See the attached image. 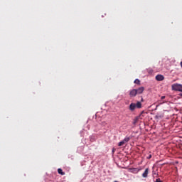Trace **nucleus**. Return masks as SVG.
Here are the masks:
<instances>
[{
    "mask_svg": "<svg viewBox=\"0 0 182 182\" xmlns=\"http://www.w3.org/2000/svg\"><path fill=\"white\" fill-rule=\"evenodd\" d=\"M136 109V104L134 103H131L129 105V110H131V112H134V110Z\"/></svg>",
    "mask_w": 182,
    "mask_h": 182,
    "instance_id": "5",
    "label": "nucleus"
},
{
    "mask_svg": "<svg viewBox=\"0 0 182 182\" xmlns=\"http://www.w3.org/2000/svg\"><path fill=\"white\" fill-rule=\"evenodd\" d=\"M172 90H176L177 92H182V85L178 84L172 85Z\"/></svg>",
    "mask_w": 182,
    "mask_h": 182,
    "instance_id": "1",
    "label": "nucleus"
},
{
    "mask_svg": "<svg viewBox=\"0 0 182 182\" xmlns=\"http://www.w3.org/2000/svg\"><path fill=\"white\" fill-rule=\"evenodd\" d=\"M164 79V75H157L156 76V80H158V82H161Z\"/></svg>",
    "mask_w": 182,
    "mask_h": 182,
    "instance_id": "3",
    "label": "nucleus"
},
{
    "mask_svg": "<svg viewBox=\"0 0 182 182\" xmlns=\"http://www.w3.org/2000/svg\"><path fill=\"white\" fill-rule=\"evenodd\" d=\"M148 175H149V168H146L144 172L142 173V177H144V178H146Z\"/></svg>",
    "mask_w": 182,
    "mask_h": 182,
    "instance_id": "6",
    "label": "nucleus"
},
{
    "mask_svg": "<svg viewBox=\"0 0 182 182\" xmlns=\"http://www.w3.org/2000/svg\"><path fill=\"white\" fill-rule=\"evenodd\" d=\"M136 107L137 109H141V102H137L136 104Z\"/></svg>",
    "mask_w": 182,
    "mask_h": 182,
    "instance_id": "9",
    "label": "nucleus"
},
{
    "mask_svg": "<svg viewBox=\"0 0 182 182\" xmlns=\"http://www.w3.org/2000/svg\"><path fill=\"white\" fill-rule=\"evenodd\" d=\"M129 140H130V138L126 137L124 139L123 141H124V143H127V142H129Z\"/></svg>",
    "mask_w": 182,
    "mask_h": 182,
    "instance_id": "11",
    "label": "nucleus"
},
{
    "mask_svg": "<svg viewBox=\"0 0 182 182\" xmlns=\"http://www.w3.org/2000/svg\"><path fill=\"white\" fill-rule=\"evenodd\" d=\"M141 102H143V98H141Z\"/></svg>",
    "mask_w": 182,
    "mask_h": 182,
    "instance_id": "19",
    "label": "nucleus"
},
{
    "mask_svg": "<svg viewBox=\"0 0 182 182\" xmlns=\"http://www.w3.org/2000/svg\"><path fill=\"white\" fill-rule=\"evenodd\" d=\"M161 100H163L164 99H166V96H162V97H161Z\"/></svg>",
    "mask_w": 182,
    "mask_h": 182,
    "instance_id": "17",
    "label": "nucleus"
},
{
    "mask_svg": "<svg viewBox=\"0 0 182 182\" xmlns=\"http://www.w3.org/2000/svg\"><path fill=\"white\" fill-rule=\"evenodd\" d=\"M155 182H163V181H161L160 178H156Z\"/></svg>",
    "mask_w": 182,
    "mask_h": 182,
    "instance_id": "14",
    "label": "nucleus"
},
{
    "mask_svg": "<svg viewBox=\"0 0 182 182\" xmlns=\"http://www.w3.org/2000/svg\"><path fill=\"white\" fill-rule=\"evenodd\" d=\"M181 68H182V61L181 62Z\"/></svg>",
    "mask_w": 182,
    "mask_h": 182,
    "instance_id": "18",
    "label": "nucleus"
},
{
    "mask_svg": "<svg viewBox=\"0 0 182 182\" xmlns=\"http://www.w3.org/2000/svg\"><path fill=\"white\" fill-rule=\"evenodd\" d=\"M124 144H125V143L124 142V141H120V142L118 144V146H123Z\"/></svg>",
    "mask_w": 182,
    "mask_h": 182,
    "instance_id": "13",
    "label": "nucleus"
},
{
    "mask_svg": "<svg viewBox=\"0 0 182 182\" xmlns=\"http://www.w3.org/2000/svg\"><path fill=\"white\" fill-rule=\"evenodd\" d=\"M148 160H150L151 159V154H149V156L147 157Z\"/></svg>",
    "mask_w": 182,
    "mask_h": 182,
    "instance_id": "16",
    "label": "nucleus"
},
{
    "mask_svg": "<svg viewBox=\"0 0 182 182\" xmlns=\"http://www.w3.org/2000/svg\"><path fill=\"white\" fill-rule=\"evenodd\" d=\"M138 171H140V169L137 168H134L132 169V173H137Z\"/></svg>",
    "mask_w": 182,
    "mask_h": 182,
    "instance_id": "10",
    "label": "nucleus"
},
{
    "mask_svg": "<svg viewBox=\"0 0 182 182\" xmlns=\"http://www.w3.org/2000/svg\"><path fill=\"white\" fill-rule=\"evenodd\" d=\"M137 95V90L133 89L129 92V96L130 97H135V96Z\"/></svg>",
    "mask_w": 182,
    "mask_h": 182,
    "instance_id": "2",
    "label": "nucleus"
},
{
    "mask_svg": "<svg viewBox=\"0 0 182 182\" xmlns=\"http://www.w3.org/2000/svg\"><path fill=\"white\" fill-rule=\"evenodd\" d=\"M139 120H140V116H137L136 117L132 122L133 124H136L137 123V122H139Z\"/></svg>",
    "mask_w": 182,
    "mask_h": 182,
    "instance_id": "7",
    "label": "nucleus"
},
{
    "mask_svg": "<svg viewBox=\"0 0 182 182\" xmlns=\"http://www.w3.org/2000/svg\"><path fill=\"white\" fill-rule=\"evenodd\" d=\"M114 151H116V149L113 148L112 151V154H114Z\"/></svg>",
    "mask_w": 182,
    "mask_h": 182,
    "instance_id": "15",
    "label": "nucleus"
},
{
    "mask_svg": "<svg viewBox=\"0 0 182 182\" xmlns=\"http://www.w3.org/2000/svg\"><path fill=\"white\" fill-rule=\"evenodd\" d=\"M134 83H136V85H140V80L136 79V80H134Z\"/></svg>",
    "mask_w": 182,
    "mask_h": 182,
    "instance_id": "12",
    "label": "nucleus"
},
{
    "mask_svg": "<svg viewBox=\"0 0 182 182\" xmlns=\"http://www.w3.org/2000/svg\"><path fill=\"white\" fill-rule=\"evenodd\" d=\"M136 90L137 95H141V93H143V92H144V88L143 87H141Z\"/></svg>",
    "mask_w": 182,
    "mask_h": 182,
    "instance_id": "4",
    "label": "nucleus"
},
{
    "mask_svg": "<svg viewBox=\"0 0 182 182\" xmlns=\"http://www.w3.org/2000/svg\"><path fill=\"white\" fill-rule=\"evenodd\" d=\"M58 174H60L61 176H65V172H63L62 168H58Z\"/></svg>",
    "mask_w": 182,
    "mask_h": 182,
    "instance_id": "8",
    "label": "nucleus"
}]
</instances>
